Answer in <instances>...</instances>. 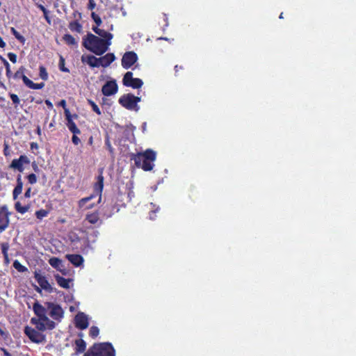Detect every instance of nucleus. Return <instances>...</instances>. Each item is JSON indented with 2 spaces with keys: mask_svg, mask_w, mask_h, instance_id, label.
Listing matches in <instances>:
<instances>
[{
  "mask_svg": "<svg viewBox=\"0 0 356 356\" xmlns=\"http://www.w3.org/2000/svg\"><path fill=\"white\" fill-rule=\"evenodd\" d=\"M30 147L31 150L38 149L39 148V145L37 143L32 142L30 144Z\"/></svg>",
  "mask_w": 356,
  "mask_h": 356,
  "instance_id": "nucleus-53",
  "label": "nucleus"
},
{
  "mask_svg": "<svg viewBox=\"0 0 356 356\" xmlns=\"http://www.w3.org/2000/svg\"><path fill=\"white\" fill-rule=\"evenodd\" d=\"M45 104L47 106V107L49 108V109H52L53 108V104L51 103V102L49 99H46L45 100Z\"/></svg>",
  "mask_w": 356,
  "mask_h": 356,
  "instance_id": "nucleus-55",
  "label": "nucleus"
},
{
  "mask_svg": "<svg viewBox=\"0 0 356 356\" xmlns=\"http://www.w3.org/2000/svg\"><path fill=\"white\" fill-rule=\"evenodd\" d=\"M49 213V210L41 209L38 211H36L35 215L36 218L39 220H42L44 218L47 217Z\"/></svg>",
  "mask_w": 356,
  "mask_h": 356,
  "instance_id": "nucleus-35",
  "label": "nucleus"
},
{
  "mask_svg": "<svg viewBox=\"0 0 356 356\" xmlns=\"http://www.w3.org/2000/svg\"><path fill=\"white\" fill-rule=\"evenodd\" d=\"M26 70V68L24 67V66H21L18 70L14 74V78L15 79H22V77L24 76H25L24 74V72Z\"/></svg>",
  "mask_w": 356,
  "mask_h": 356,
  "instance_id": "nucleus-42",
  "label": "nucleus"
},
{
  "mask_svg": "<svg viewBox=\"0 0 356 356\" xmlns=\"http://www.w3.org/2000/svg\"><path fill=\"white\" fill-rule=\"evenodd\" d=\"M14 207L17 213L24 214L29 211L31 205L30 204H28L23 206L19 201H17L14 204Z\"/></svg>",
  "mask_w": 356,
  "mask_h": 356,
  "instance_id": "nucleus-28",
  "label": "nucleus"
},
{
  "mask_svg": "<svg viewBox=\"0 0 356 356\" xmlns=\"http://www.w3.org/2000/svg\"><path fill=\"white\" fill-rule=\"evenodd\" d=\"M23 188V182L22 180L21 175H18L17 177V184L13 191V198L16 200L18 196L22 193Z\"/></svg>",
  "mask_w": 356,
  "mask_h": 356,
  "instance_id": "nucleus-23",
  "label": "nucleus"
},
{
  "mask_svg": "<svg viewBox=\"0 0 356 356\" xmlns=\"http://www.w3.org/2000/svg\"><path fill=\"white\" fill-rule=\"evenodd\" d=\"M84 243H85L86 246H85V248H83L81 250H82V252H83V253H86V252H87V251H88V250H87V249H88V248H90V243H89L88 239H86V240L84 241Z\"/></svg>",
  "mask_w": 356,
  "mask_h": 356,
  "instance_id": "nucleus-52",
  "label": "nucleus"
},
{
  "mask_svg": "<svg viewBox=\"0 0 356 356\" xmlns=\"http://www.w3.org/2000/svg\"><path fill=\"white\" fill-rule=\"evenodd\" d=\"M98 60H99L100 66L107 67L115 60V56L113 53H108L99 57Z\"/></svg>",
  "mask_w": 356,
  "mask_h": 356,
  "instance_id": "nucleus-19",
  "label": "nucleus"
},
{
  "mask_svg": "<svg viewBox=\"0 0 356 356\" xmlns=\"http://www.w3.org/2000/svg\"><path fill=\"white\" fill-rule=\"evenodd\" d=\"M111 44V42H108L91 33H88L83 38V46L97 56H102L106 52Z\"/></svg>",
  "mask_w": 356,
  "mask_h": 356,
  "instance_id": "nucleus-2",
  "label": "nucleus"
},
{
  "mask_svg": "<svg viewBox=\"0 0 356 356\" xmlns=\"http://www.w3.org/2000/svg\"><path fill=\"white\" fill-rule=\"evenodd\" d=\"M98 58H97L93 55L82 56L81 61L83 63H86L91 67H100V65L99 60H98Z\"/></svg>",
  "mask_w": 356,
  "mask_h": 356,
  "instance_id": "nucleus-20",
  "label": "nucleus"
},
{
  "mask_svg": "<svg viewBox=\"0 0 356 356\" xmlns=\"http://www.w3.org/2000/svg\"><path fill=\"white\" fill-rule=\"evenodd\" d=\"M63 41L70 46H77L76 39L70 34L66 33L63 36Z\"/></svg>",
  "mask_w": 356,
  "mask_h": 356,
  "instance_id": "nucleus-30",
  "label": "nucleus"
},
{
  "mask_svg": "<svg viewBox=\"0 0 356 356\" xmlns=\"http://www.w3.org/2000/svg\"><path fill=\"white\" fill-rule=\"evenodd\" d=\"M65 115L66 120H67V127L69 129V130L73 134H80L81 131L76 127L75 122L72 120V115L70 114L69 109H65Z\"/></svg>",
  "mask_w": 356,
  "mask_h": 356,
  "instance_id": "nucleus-17",
  "label": "nucleus"
},
{
  "mask_svg": "<svg viewBox=\"0 0 356 356\" xmlns=\"http://www.w3.org/2000/svg\"><path fill=\"white\" fill-rule=\"evenodd\" d=\"M83 356H115V350L109 342L94 343Z\"/></svg>",
  "mask_w": 356,
  "mask_h": 356,
  "instance_id": "nucleus-3",
  "label": "nucleus"
},
{
  "mask_svg": "<svg viewBox=\"0 0 356 356\" xmlns=\"http://www.w3.org/2000/svg\"><path fill=\"white\" fill-rule=\"evenodd\" d=\"M86 220L92 225L97 223L99 221V213L97 212L88 213L86 216Z\"/></svg>",
  "mask_w": 356,
  "mask_h": 356,
  "instance_id": "nucleus-29",
  "label": "nucleus"
},
{
  "mask_svg": "<svg viewBox=\"0 0 356 356\" xmlns=\"http://www.w3.org/2000/svg\"><path fill=\"white\" fill-rule=\"evenodd\" d=\"M23 83L29 88L34 90H40L44 88V83H35L30 80L26 76L22 77Z\"/></svg>",
  "mask_w": 356,
  "mask_h": 356,
  "instance_id": "nucleus-25",
  "label": "nucleus"
},
{
  "mask_svg": "<svg viewBox=\"0 0 356 356\" xmlns=\"http://www.w3.org/2000/svg\"><path fill=\"white\" fill-rule=\"evenodd\" d=\"M10 97L13 104L15 105V107H17L20 102L19 97L16 94L10 93Z\"/></svg>",
  "mask_w": 356,
  "mask_h": 356,
  "instance_id": "nucleus-44",
  "label": "nucleus"
},
{
  "mask_svg": "<svg viewBox=\"0 0 356 356\" xmlns=\"http://www.w3.org/2000/svg\"><path fill=\"white\" fill-rule=\"evenodd\" d=\"M12 213L8 211V207L6 204L0 207V232L5 231L10 225V216Z\"/></svg>",
  "mask_w": 356,
  "mask_h": 356,
  "instance_id": "nucleus-10",
  "label": "nucleus"
},
{
  "mask_svg": "<svg viewBox=\"0 0 356 356\" xmlns=\"http://www.w3.org/2000/svg\"><path fill=\"white\" fill-rule=\"evenodd\" d=\"M31 323L34 325L35 328L41 332H44L46 330H51L54 329L56 326V323L49 319L47 314L40 318H31Z\"/></svg>",
  "mask_w": 356,
  "mask_h": 356,
  "instance_id": "nucleus-5",
  "label": "nucleus"
},
{
  "mask_svg": "<svg viewBox=\"0 0 356 356\" xmlns=\"http://www.w3.org/2000/svg\"><path fill=\"white\" fill-rule=\"evenodd\" d=\"M48 14H49V11L47 10V11H46V14H44V18H45L46 21H47L49 24H50V23H51V20H50V18H49V15H48Z\"/></svg>",
  "mask_w": 356,
  "mask_h": 356,
  "instance_id": "nucleus-58",
  "label": "nucleus"
},
{
  "mask_svg": "<svg viewBox=\"0 0 356 356\" xmlns=\"http://www.w3.org/2000/svg\"><path fill=\"white\" fill-rule=\"evenodd\" d=\"M55 279L60 287L66 289H70V279H66L58 274L55 275Z\"/></svg>",
  "mask_w": 356,
  "mask_h": 356,
  "instance_id": "nucleus-27",
  "label": "nucleus"
},
{
  "mask_svg": "<svg viewBox=\"0 0 356 356\" xmlns=\"http://www.w3.org/2000/svg\"><path fill=\"white\" fill-rule=\"evenodd\" d=\"M91 17L93 19V21L95 22V24H97V27L102 24V21L101 17L98 15H97L95 13L92 12L91 13Z\"/></svg>",
  "mask_w": 356,
  "mask_h": 356,
  "instance_id": "nucleus-43",
  "label": "nucleus"
},
{
  "mask_svg": "<svg viewBox=\"0 0 356 356\" xmlns=\"http://www.w3.org/2000/svg\"><path fill=\"white\" fill-rule=\"evenodd\" d=\"M8 58L13 63H15L17 62V55L15 53L9 52L8 54Z\"/></svg>",
  "mask_w": 356,
  "mask_h": 356,
  "instance_id": "nucleus-48",
  "label": "nucleus"
},
{
  "mask_svg": "<svg viewBox=\"0 0 356 356\" xmlns=\"http://www.w3.org/2000/svg\"><path fill=\"white\" fill-rule=\"evenodd\" d=\"M78 336L83 337V334L82 332L78 334ZM86 349V342L81 338L76 339L74 341V351L76 355L83 353Z\"/></svg>",
  "mask_w": 356,
  "mask_h": 356,
  "instance_id": "nucleus-18",
  "label": "nucleus"
},
{
  "mask_svg": "<svg viewBox=\"0 0 356 356\" xmlns=\"http://www.w3.org/2000/svg\"><path fill=\"white\" fill-rule=\"evenodd\" d=\"M0 335L3 340H7L10 337V334H9L8 331L6 330L5 325L1 321H0Z\"/></svg>",
  "mask_w": 356,
  "mask_h": 356,
  "instance_id": "nucleus-33",
  "label": "nucleus"
},
{
  "mask_svg": "<svg viewBox=\"0 0 356 356\" xmlns=\"http://www.w3.org/2000/svg\"><path fill=\"white\" fill-rule=\"evenodd\" d=\"M88 104L91 106L92 111L97 113L98 115H100L102 114V112L98 107V106L95 104L94 101L92 99H88Z\"/></svg>",
  "mask_w": 356,
  "mask_h": 356,
  "instance_id": "nucleus-38",
  "label": "nucleus"
},
{
  "mask_svg": "<svg viewBox=\"0 0 356 356\" xmlns=\"http://www.w3.org/2000/svg\"><path fill=\"white\" fill-rule=\"evenodd\" d=\"M0 351L3 354V356H13V355L4 347H0Z\"/></svg>",
  "mask_w": 356,
  "mask_h": 356,
  "instance_id": "nucleus-51",
  "label": "nucleus"
},
{
  "mask_svg": "<svg viewBox=\"0 0 356 356\" xmlns=\"http://www.w3.org/2000/svg\"><path fill=\"white\" fill-rule=\"evenodd\" d=\"M66 258L76 267L81 266L84 261L83 257L76 254H67Z\"/></svg>",
  "mask_w": 356,
  "mask_h": 356,
  "instance_id": "nucleus-21",
  "label": "nucleus"
},
{
  "mask_svg": "<svg viewBox=\"0 0 356 356\" xmlns=\"http://www.w3.org/2000/svg\"><path fill=\"white\" fill-rule=\"evenodd\" d=\"M47 308L49 310V316L54 320L60 321L64 316V311L63 308L58 304L47 302H45Z\"/></svg>",
  "mask_w": 356,
  "mask_h": 356,
  "instance_id": "nucleus-9",
  "label": "nucleus"
},
{
  "mask_svg": "<svg viewBox=\"0 0 356 356\" xmlns=\"http://www.w3.org/2000/svg\"><path fill=\"white\" fill-rule=\"evenodd\" d=\"M31 323L34 325L35 328L41 332H44L46 330H51L54 329L56 326V323L49 319L47 314L40 318H31Z\"/></svg>",
  "mask_w": 356,
  "mask_h": 356,
  "instance_id": "nucleus-4",
  "label": "nucleus"
},
{
  "mask_svg": "<svg viewBox=\"0 0 356 356\" xmlns=\"http://www.w3.org/2000/svg\"><path fill=\"white\" fill-rule=\"evenodd\" d=\"M10 32L17 40H19L22 44H24L26 41L25 38L14 27L10 28Z\"/></svg>",
  "mask_w": 356,
  "mask_h": 356,
  "instance_id": "nucleus-34",
  "label": "nucleus"
},
{
  "mask_svg": "<svg viewBox=\"0 0 356 356\" xmlns=\"http://www.w3.org/2000/svg\"><path fill=\"white\" fill-rule=\"evenodd\" d=\"M75 327L80 330H85L88 327L89 322L87 315L83 312H78L74 317Z\"/></svg>",
  "mask_w": 356,
  "mask_h": 356,
  "instance_id": "nucleus-15",
  "label": "nucleus"
},
{
  "mask_svg": "<svg viewBox=\"0 0 356 356\" xmlns=\"http://www.w3.org/2000/svg\"><path fill=\"white\" fill-rule=\"evenodd\" d=\"M0 246L4 259V264L6 265H8L10 264V259L8 255L10 244L8 242H2L0 243Z\"/></svg>",
  "mask_w": 356,
  "mask_h": 356,
  "instance_id": "nucleus-26",
  "label": "nucleus"
},
{
  "mask_svg": "<svg viewBox=\"0 0 356 356\" xmlns=\"http://www.w3.org/2000/svg\"><path fill=\"white\" fill-rule=\"evenodd\" d=\"M106 211L104 215L107 217H111L115 212L118 211L119 209L117 208L115 204H107L105 207Z\"/></svg>",
  "mask_w": 356,
  "mask_h": 356,
  "instance_id": "nucleus-31",
  "label": "nucleus"
},
{
  "mask_svg": "<svg viewBox=\"0 0 356 356\" xmlns=\"http://www.w3.org/2000/svg\"><path fill=\"white\" fill-rule=\"evenodd\" d=\"M92 31L101 37L102 39L106 40L108 42H111V40L113 38V34L106 31L104 29H101L97 26H93Z\"/></svg>",
  "mask_w": 356,
  "mask_h": 356,
  "instance_id": "nucleus-22",
  "label": "nucleus"
},
{
  "mask_svg": "<svg viewBox=\"0 0 356 356\" xmlns=\"http://www.w3.org/2000/svg\"><path fill=\"white\" fill-rule=\"evenodd\" d=\"M39 75H40V77L43 81H47L48 79V77H49L48 72L44 66L40 65L39 67Z\"/></svg>",
  "mask_w": 356,
  "mask_h": 356,
  "instance_id": "nucleus-37",
  "label": "nucleus"
},
{
  "mask_svg": "<svg viewBox=\"0 0 356 356\" xmlns=\"http://www.w3.org/2000/svg\"><path fill=\"white\" fill-rule=\"evenodd\" d=\"M118 102L122 106L128 110L138 111L139 109L138 103L140 102V97L128 93L121 96Z\"/></svg>",
  "mask_w": 356,
  "mask_h": 356,
  "instance_id": "nucleus-6",
  "label": "nucleus"
},
{
  "mask_svg": "<svg viewBox=\"0 0 356 356\" xmlns=\"http://www.w3.org/2000/svg\"><path fill=\"white\" fill-rule=\"evenodd\" d=\"M130 159L134 161L137 168H142L146 172L151 171L154 167V163L156 159V152L152 149H147L144 152L131 154Z\"/></svg>",
  "mask_w": 356,
  "mask_h": 356,
  "instance_id": "nucleus-1",
  "label": "nucleus"
},
{
  "mask_svg": "<svg viewBox=\"0 0 356 356\" xmlns=\"http://www.w3.org/2000/svg\"><path fill=\"white\" fill-rule=\"evenodd\" d=\"M34 277L40 286H34V289L38 293H40L42 292V289H44L49 293L53 292V288L45 276L35 271L34 273Z\"/></svg>",
  "mask_w": 356,
  "mask_h": 356,
  "instance_id": "nucleus-7",
  "label": "nucleus"
},
{
  "mask_svg": "<svg viewBox=\"0 0 356 356\" xmlns=\"http://www.w3.org/2000/svg\"><path fill=\"white\" fill-rule=\"evenodd\" d=\"M6 42L3 41V40L2 39V38L0 36V47L1 48H4L6 47Z\"/></svg>",
  "mask_w": 356,
  "mask_h": 356,
  "instance_id": "nucleus-60",
  "label": "nucleus"
},
{
  "mask_svg": "<svg viewBox=\"0 0 356 356\" xmlns=\"http://www.w3.org/2000/svg\"><path fill=\"white\" fill-rule=\"evenodd\" d=\"M99 334V329L97 326H92L89 330V335L92 338H96Z\"/></svg>",
  "mask_w": 356,
  "mask_h": 356,
  "instance_id": "nucleus-41",
  "label": "nucleus"
},
{
  "mask_svg": "<svg viewBox=\"0 0 356 356\" xmlns=\"http://www.w3.org/2000/svg\"><path fill=\"white\" fill-rule=\"evenodd\" d=\"M0 59L2 61V63H3L4 65H6V63H8L3 57H2L1 56H0Z\"/></svg>",
  "mask_w": 356,
  "mask_h": 356,
  "instance_id": "nucleus-63",
  "label": "nucleus"
},
{
  "mask_svg": "<svg viewBox=\"0 0 356 356\" xmlns=\"http://www.w3.org/2000/svg\"><path fill=\"white\" fill-rule=\"evenodd\" d=\"M13 267L20 273H24L28 270L27 268L23 266L18 260H15L13 262Z\"/></svg>",
  "mask_w": 356,
  "mask_h": 356,
  "instance_id": "nucleus-36",
  "label": "nucleus"
},
{
  "mask_svg": "<svg viewBox=\"0 0 356 356\" xmlns=\"http://www.w3.org/2000/svg\"><path fill=\"white\" fill-rule=\"evenodd\" d=\"M105 145L108 149V150L109 151V152L113 154V152H114V149L113 148L112 145H111V143L109 140V138H107L105 140Z\"/></svg>",
  "mask_w": 356,
  "mask_h": 356,
  "instance_id": "nucleus-47",
  "label": "nucleus"
},
{
  "mask_svg": "<svg viewBox=\"0 0 356 356\" xmlns=\"http://www.w3.org/2000/svg\"><path fill=\"white\" fill-rule=\"evenodd\" d=\"M71 241L73 243L78 242V241H80V238L76 236L74 238L72 239Z\"/></svg>",
  "mask_w": 356,
  "mask_h": 356,
  "instance_id": "nucleus-64",
  "label": "nucleus"
},
{
  "mask_svg": "<svg viewBox=\"0 0 356 356\" xmlns=\"http://www.w3.org/2000/svg\"><path fill=\"white\" fill-rule=\"evenodd\" d=\"M118 90V86L115 80L107 81L102 88V94L105 96H111L115 95Z\"/></svg>",
  "mask_w": 356,
  "mask_h": 356,
  "instance_id": "nucleus-16",
  "label": "nucleus"
},
{
  "mask_svg": "<svg viewBox=\"0 0 356 356\" xmlns=\"http://www.w3.org/2000/svg\"><path fill=\"white\" fill-rule=\"evenodd\" d=\"M31 188H29L24 193V197L26 198H29L31 197Z\"/></svg>",
  "mask_w": 356,
  "mask_h": 356,
  "instance_id": "nucleus-54",
  "label": "nucleus"
},
{
  "mask_svg": "<svg viewBox=\"0 0 356 356\" xmlns=\"http://www.w3.org/2000/svg\"><path fill=\"white\" fill-rule=\"evenodd\" d=\"M30 159L24 154L21 155L19 159H15L12 161L10 164V168L14 170H17L19 172H23L24 170V165L29 164Z\"/></svg>",
  "mask_w": 356,
  "mask_h": 356,
  "instance_id": "nucleus-13",
  "label": "nucleus"
},
{
  "mask_svg": "<svg viewBox=\"0 0 356 356\" xmlns=\"http://www.w3.org/2000/svg\"><path fill=\"white\" fill-rule=\"evenodd\" d=\"M59 105L61 106L62 107H63L64 110L65 109H67L65 108L66 106V102L65 99H62L60 102H59Z\"/></svg>",
  "mask_w": 356,
  "mask_h": 356,
  "instance_id": "nucleus-59",
  "label": "nucleus"
},
{
  "mask_svg": "<svg viewBox=\"0 0 356 356\" xmlns=\"http://www.w3.org/2000/svg\"><path fill=\"white\" fill-rule=\"evenodd\" d=\"M76 135L77 134H73L72 137V141L75 145H79L81 142L79 138Z\"/></svg>",
  "mask_w": 356,
  "mask_h": 356,
  "instance_id": "nucleus-49",
  "label": "nucleus"
},
{
  "mask_svg": "<svg viewBox=\"0 0 356 356\" xmlns=\"http://www.w3.org/2000/svg\"><path fill=\"white\" fill-rule=\"evenodd\" d=\"M36 134L38 136H41V134H42V131H41V129H40V126H38V127L36 129Z\"/></svg>",
  "mask_w": 356,
  "mask_h": 356,
  "instance_id": "nucleus-62",
  "label": "nucleus"
},
{
  "mask_svg": "<svg viewBox=\"0 0 356 356\" xmlns=\"http://www.w3.org/2000/svg\"><path fill=\"white\" fill-rule=\"evenodd\" d=\"M8 145H5V147H4V149H3V154H4L5 156H8Z\"/></svg>",
  "mask_w": 356,
  "mask_h": 356,
  "instance_id": "nucleus-61",
  "label": "nucleus"
},
{
  "mask_svg": "<svg viewBox=\"0 0 356 356\" xmlns=\"http://www.w3.org/2000/svg\"><path fill=\"white\" fill-rule=\"evenodd\" d=\"M123 85L127 87H131L134 89H138L142 87L143 82L139 78H133V73L127 72L124 75L122 79Z\"/></svg>",
  "mask_w": 356,
  "mask_h": 356,
  "instance_id": "nucleus-11",
  "label": "nucleus"
},
{
  "mask_svg": "<svg viewBox=\"0 0 356 356\" xmlns=\"http://www.w3.org/2000/svg\"><path fill=\"white\" fill-rule=\"evenodd\" d=\"M69 29L74 32L80 33L82 31L81 24L76 20L70 22L69 24Z\"/></svg>",
  "mask_w": 356,
  "mask_h": 356,
  "instance_id": "nucleus-32",
  "label": "nucleus"
},
{
  "mask_svg": "<svg viewBox=\"0 0 356 356\" xmlns=\"http://www.w3.org/2000/svg\"><path fill=\"white\" fill-rule=\"evenodd\" d=\"M40 330L34 329L29 325L24 327V332L33 343H41L45 341V336L40 332Z\"/></svg>",
  "mask_w": 356,
  "mask_h": 356,
  "instance_id": "nucleus-8",
  "label": "nucleus"
},
{
  "mask_svg": "<svg viewBox=\"0 0 356 356\" xmlns=\"http://www.w3.org/2000/svg\"><path fill=\"white\" fill-rule=\"evenodd\" d=\"M96 6V3L94 0H88V9L93 10Z\"/></svg>",
  "mask_w": 356,
  "mask_h": 356,
  "instance_id": "nucleus-50",
  "label": "nucleus"
},
{
  "mask_svg": "<svg viewBox=\"0 0 356 356\" xmlns=\"http://www.w3.org/2000/svg\"><path fill=\"white\" fill-rule=\"evenodd\" d=\"M38 7L40 9V10L42 11L43 14H46V11H47V9L42 4L38 5Z\"/></svg>",
  "mask_w": 356,
  "mask_h": 356,
  "instance_id": "nucleus-56",
  "label": "nucleus"
},
{
  "mask_svg": "<svg viewBox=\"0 0 356 356\" xmlns=\"http://www.w3.org/2000/svg\"><path fill=\"white\" fill-rule=\"evenodd\" d=\"M33 310L37 318H40L47 314V309L42 305L38 301L34 302Z\"/></svg>",
  "mask_w": 356,
  "mask_h": 356,
  "instance_id": "nucleus-24",
  "label": "nucleus"
},
{
  "mask_svg": "<svg viewBox=\"0 0 356 356\" xmlns=\"http://www.w3.org/2000/svg\"><path fill=\"white\" fill-rule=\"evenodd\" d=\"M27 179L29 184H34L37 182V177L35 174L31 173L27 176Z\"/></svg>",
  "mask_w": 356,
  "mask_h": 356,
  "instance_id": "nucleus-45",
  "label": "nucleus"
},
{
  "mask_svg": "<svg viewBox=\"0 0 356 356\" xmlns=\"http://www.w3.org/2000/svg\"><path fill=\"white\" fill-rule=\"evenodd\" d=\"M49 263L52 267L58 268L61 264V260L57 257H51L49 260Z\"/></svg>",
  "mask_w": 356,
  "mask_h": 356,
  "instance_id": "nucleus-40",
  "label": "nucleus"
},
{
  "mask_svg": "<svg viewBox=\"0 0 356 356\" xmlns=\"http://www.w3.org/2000/svg\"><path fill=\"white\" fill-rule=\"evenodd\" d=\"M99 175L96 177V182L93 185L94 193L99 195V202L101 200V196L104 188V177L103 176L104 168H99Z\"/></svg>",
  "mask_w": 356,
  "mask_h": 356,
  "instance_id": "nucleus-14",
  "label": "nucleus"
},
{
  "mask_svg": "<svg viewBox=\"0 0 356 356\" xmlns=\"http://www.w3.org/2000/svg\"><path fill=\"white\" fill-rule=\"evenodd\" d=\"M138 58V56L134 51H127L122 56V66L127 70L136 63Z\"/></svg>",
  "mask_w": 356,
  "mask_h": 356,
  "instance_id": "nucleus-12",
  "label": "nucleus"
},
{
  "mask_svg": "<svg viewBox=\"0 0 356 356\" xmlns=\"http://www.w3.org/2000/svg\"><path fill=\"white\" fill-rule=\"evenodd\" d=\"M32 168L35 172L39 171V168L35 161L32 163Z\"/></svg>",
  "mask_w": 356,
  "mask_h": 356,
  "instance_id": "nucleus-57",
  "label": "nucleus"
},
{
  "mask_svg": "<svg viewBox=\"0 0 356 356\" xmlns=\"http://www.w3.org/2000/svg\"><path fill=\"white\" fill-rule=\"evenodd\" d=\"M58 67L61 72H70L69 69L65 67V58H63V56H60Z\"/></svg>",
  "mask_w": 356,
  "mask_h": 356,
  "instance_id": "nucleus-39",
  "label": "nucleus"
},
{
  "mask_svg": "<svg viewBox=\"0 0 356 356\" xmlns=\"http://www.w3.org/2000/svg\"><path fill=\"white\" fill-rule=\"evenodd\" d=\"M97 195H96V193H94V194H92V195H91L88 196V197H83V198H82V199L80 200L79 203H80V204H82V205H83V204H84L87 203L88 202H89L90 200H92L93 197H95V196H97Z\"/></svg>",
  "mask_w": 356,
  "mask_h": 356,
  "instance_id": "nucleus-46",
  "label": "nucleus"
}]
</instances>
